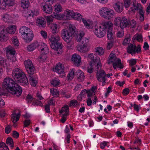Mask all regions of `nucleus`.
<instances>
[{
	"instance_id": "bb28decb",
	"label": "nucleus",
	"mask_w": 150,
	"mask_h": 150,
	"mask_svg": "<svg viewBox=\"0 0 150 150\" xmlns=\"http://www.w3.org/2000/svg\"><path fill=\"white\" fill-rule=\"evenodd\" d=\"M142 9V8L141 4L136 2L133 3V7L131 8V11L133 12H135V11L138 10L139 11Z\"/></svg>"
},
{
	"instance_id": "bf43d9fd",
	"label": "nucleus",
	"mask_w": 150,
	"mask_h": 150,
	"mask_svg": "<svg viewBox=\"0 0 150 150\" xmlns=\"http://www.w3.org/2000/svg\"><path fill=\"white\" fill-rule=\"evenodd\" d=\"M92 89V91H87V93L88 98L90 97L92 98L93 97V96L94 95L93 91H94V87H93Z\"/></svg>"
},
{
	"instance_id": "72a5a7b5",
	"label": "nucleus",
	"mask_w": 150,
	"mask_h": 150,
	"mask_svg": "<svg viewBox=\"0 0 150 150\" xmlns=\"http://www.w3.org/2000/svg\"><path fill=\"white\" fill-rule=\"evenodd\" d=\"M82 21L87 28L91 29L93 28V23L92 22L87 21L84 18L82 19Z\"/></svg>"
},
{
	"instance_id": "58836bf2",
	"label": "nucleus",
	"mask_w": 150,
	"mask_h": 150,
	"mask_svg": "<svg viewBox=\"0 0 150 150\" xmlns=\"http://www.w3.org/2000/svg\"><path fill=\"white\" fill-rule=\"evenodd\" d=\"M29 2L28 0H21V7L24 9L28 8L29 6Z\"/></svg>"
},
{
	"instance_id": "cd10ccee",
	"label": "nucleus",
	"mask_w": 150,
	"mask_h": 150,
	"mask_svg": "<svg viewBox=\"0 0 150 150\" xmlns=\"http://www.w3.org/2000/svg\"><path fill=\"white\" fill-rule=\"evenodd\" d=\"M44 19L42 17H39L36 20L37 25L39 27H44L45 26V22Z\"/></svg>"
},
{
	"instance_id": "1a4fd4ad",
	"label": "nucleus",
	"mask_w": 150,
	"mask_h": 150,
	"mask_svg": "<svg viewBox=\"0 0 150 150\" xmlns=\"http://www.w3.org/2000/svg\"><path fill=\"white\" fill-rule=\"evenodd\" d=\"M84 35L83 32L81 33L79 36V38H78V36L76 40L78 42H79L80 45L88 46L89 40L88 39L83 37Z\"/></svg>"
},
{
	"instance_id": "6e6552de",
	"label": "nucleus",
	"mask_w": 150,
	"mask_h": 150,
	"mask_svg": "<svg viewBox=\"0 0 150 150\" xmlns=\"http://www.w3.org/2000/svg\"><path fill=\"white\" fill-rule=\"evenodd\" d=\"M25 74L20 68H16L13 70L12 76L15 79H16L18 80L22 76H23Z\"/></svg>"
},
{
	"instance_id": "9d476101",
	"label": "nucleus",
	"mask_w": 150,
	"mask_h": 150,
	"mask_svg": "<svg viewBox=\"0 0 150 150\" xmlns=\"http://www.w3.org/2000/svg\"><path fill=\"white\" fill-rule=\"evenodd\" d=\"M50 45L51 48L56 51V53L59 54L62 53L63 46L60 43H51Z\"/></svg>"
},
{
	"instance_id": "774afa93",
	"label": "nucleus",
	"mask_w": 150,
	"mask_h": 150,
	"mask_svg": "<svg viewBox=\"0 0 150 150\" xmlns=\"http://www.w3.org/2000/svg\"><path fill=\"white\" fill-rule=\"evenodd\" d=\"M93 71V67L92 65V64H90L88 66L87 69V71L89 73H92Z\"/></svg>"
},
{
	"instance_id": "a878e982",
	"label": "nucleus",
	"mask_w": 150,
	"mask_h": 150,
	"mask_svg": "<svg viewBox=\"0 0 150 150\" xmlns=\"http://www.w3.org/2000/svg\"><path fill=\"white\" fill-rule=\"evenodd\" d=\"M77 77L78 81L81 82L84 80L85 76L84 73L81 70H79L76 72Z\"/></svg>"
},
{
	"instance_id": "473e14b6",
	"label": "nucleus",
	"mask_w": 150,
	"mask_h": 150,
	"mask_svg": "<svg viewBox=\"0 0 150 150\" xmlns=\"http://www.w3.org/2000/svg\"><path fill=\"white\" fill-rule=\"evenodd\" d=\"M82 16L79 13L77 12H73L72 15V17L74 18L75 20H77L79 21H82Z\"/></svg>"
},
{
	"instance_id": "a211bd4d",
	"label": "nucleus",
	"mask_w": 150,
	"mask_h": 150,
	"mask_svg": "<svg viewBox=\"0 0 150 150\" xmlns=\"http://www.w3.org/2000/svg\"><path fill=\"white\" fill-rule=\"evenodd\" d=\"M55 71L59 74H60L64 72V67L61 63L57 64L55 68Z\"/></svg>"
},
{
	"instance_id": "7ed1b4c3",
	"label": "nucleus",
	"mask_w": 150,
	"mask_h": 150,
	"mask_svg": "<svg viewBox=\"0 0 150 150\" xmlns=\"http://www.w3.org/2000/svg\"><path fill=\"white\" fill-rule=\"evenodd\" d=\"M128 22L129 20L125 17H116L114 21L115 25H117L119 24L120 28L122 29L124 28L129 27V24Z\"/></svg>"
},
{
	"instance_id": "412c9836",
	"label": "nucleus",
	"mask_w": 150,
	"mask_h": 150,
	"mask_svg": "<svg viewBox=\"0 0 150 150\" xmlns=\"http://www.w3.org/2000/svg\"><path fill=\"white\" fill-rule=\"evenodd\" d=\"M89 58L91 59V61L94 63H101L100 58L99 57L96 56L93 53H90L88 55Z\"/></svg>"
},
{
	"instance_id": "c03bdc74",
	"label": "nucleus",
	"mask_w": 150,
	"mask_h": 150,
	"mask_svg": "<svg viewBox=\"0 0 150 150\" xmlns=\"http://www.w3.org/2000/svg\"><path fill=\"white\" fill-rule=\"evenodd\" d=\"M2 18L4 21L9 22L11 19V17L9 14L6 13L3 15Z\"/></svg>"
},
{
	"instance_id": "09e8293b",
	"label": "nucleus",
	"mask_w": 150,
	"mask_h": 150,
	"mask_svg": "<svg viewBox=\"0 0 150 150\" xmlns=\"http://www.w3.org/2000/svg\"><path fill=\"white\" fill-rule=\"evenodd\" d=\"M55 11L57 13H59L62 11V7L60 4L56 5L54 7Z\"/></svg>"
},
{
	"instance_id": "a19ab883",
	"label": "nucleus",
	"mask_w": 150,
	"mask_h": 150,
	"mask_svg": "<svg viewBox=\"0 0 150 150\" xmlns=\"http://www.w3.org/2000/svg\"><path fill=\"white\" fill-rule=\"evenodd\" d=\"M95 50L96 54H98L100 56L103 55L104 52V50L103 49L100 47H96L95 48Z\"/></svg>"
},
{
	"instance_id": "e433bc0d",
	"label": "nucleus",
	"mask_w": 150,
	"mask_h": 150,
	"mask_svg": "<svg viewBox=\"0 0 150 150\" xmlns=\"http://www.w3.org/2000/svg\"><path fill=\"white\" fill-rule=\"evenodd\" d=\"M109 8L107 7H102L99 10L100 15L102 17L104 18L107 12L108 11Z\"/></svg>"
},
{
	"instance_id": "69168bd1",
	"label": "nucleus",
	"mask_w": 150,
	"mask_h": 150,
	"mask_svg": "<svg viewBox=\"0 0 150 150\" xmlns=\"http://www.w3.org/2000/svg\"><path fill=\"white\" fill-rule=\"evenodd\" d=\"M133 38L139 42H140L142 40V37L141 35H136Z\"/></svg>"
},
{
	"instance_id": "c9c22d12",
	"label": "nucleus",
	"mask_w": 150,
	"mask_h": 150,
	"mask_svg": "<svg viewBox=\"0 0 150 150\" xmlns=\"http://www.w3.org/2000/svg\"><path fill=\"white\" fill-rule=\"evenodd\" d=\"M31 34L30 35H29V34L25 35V38H22L24 40L25 42H30L33 39V34L32 31H31L30 32Z\"/></svg>"
},
{
	"instance_id": "9b49d317",
	"label": "nucleus",
	"mask_w": 150,
	"mask_h": 150,
	"mask_svg": "<svg viewBox=\"0 0 150 150\" xmlns=\"http://www.w3.org/2000/svg\"><path fill=\"white\" fill-rule=\"evenodd\" d=\"M93 32L97 37L100 38L105 35L106 30H104L102 27L100 26L99 28H95L93 30Z\"/></svg>"
},
{
	"instance_id": "f03ea898",
	"label": "nucleus",
	"mask_w": 150,
	"mask_h": 150,
	"mask_svg": "<svg viewBox=\"0 0 150 150\" xmlns=\"http://www.w3.org/2000/svg\"><path fill=\"white\" fill-rule=\"evenodd\" d=\"M109 60L108 61V63L110 64L112 63L113 67L114 69H115L117 67L120 68H123L120 59L116 58L114 53H111L109 55Z\"/></svg>"
},
{
	"instance_id": "7c9ffc66",
	"label": "nucleus",
	"mask_w": 150,
	"mask_h": 150,
	"mask_svg": "<svg viewBox=\"0 0 150 150\" xmlns=\"http://www.w3.org/2000/svg\"><path fill=\"white\" fill-rule=\"evenodd\" d=\"M104 17L105 18L109 20L113 17L114 14V11L111 9L109 8L108 11Z\"/></svg>"
},
{
	"instance_id": "6ab92c4d",
	"label": "nucleus",
	"mask_w": 150,
	"mask_h": 150,
	"mask_svg": "<svg viewBox=\"0 0 150 150\" xmlns=\"http://www.w3.org/2000/svg\"><path fill=\"white\" fill-rule=\"evenodd\" d=\"M29 81L30 85L33 86H36L38 83V79L37 76L35 75H29Z\"/></svg>"
},
{
	"instance_id": "603ef678",
	"label": "nucleus",
	"mask_w": 150,
	"mask_h": 150,
	"mask_svg": "<svg viewBox=\"0 0 150 150\" xmlns=\"http://www.w3.org/2000/svg\"><path fill=\"white\" fill-rule=\"evenodd\" d=\"M112 31L108 30L107 38L109 40L113 41L114 35Z\"/></svg>"
},
{
	"instance_id": "338daca9",
	"label": "nucleus",
	"mask_w": 150,
	"mask_h": 150,
	"mask_svg": "<svg viewBox=\"0 0 150 150\" xmlns=\"http://www.w3.org/2000/svg\"><path fill=\"white\" fill-rule=\"evenodd\" d=\"M101 67V63H98L97 64L95 67V69L96 71H97V73L99 71H100V68Z\"/></svg>"
},
{
	"instance_id": "2eb2a0df",
	"label": "nucleus",
	"mask_w": 150,
	"mask_h": 150,
	"mask_svg": "<svg viewBox=\"0 0 150 150\" xmlns=\"http://www.w3.org/2000/svg\"><path fill=\"white\" fill-rule=\"evenodd\" d=\"M7 33L6 28L4 25L0 26V41L5 40L6 38Z\"/></svg>"
},
{
	"instance_id": "393cba45",
	"label": "nucleus",
	"mask_w": 150,
	"mask_h": 150,
	"mask_svg": "<svg viewBox=\"0 0 150 150\" xmlns=\"http://www.w3.org/2000/svg\"><path fill=\"white\" fill-rule=\"evenodd\" d=\"M51 32L52 33L55 34L57 33L59 31V25L58 24L52 23L50 25Z\"/></svg>"
},
{
	"instance_id": "ea45409f",
	"label": "nucleus",
	"mask_w": 150,
	"mask_h": 150,
	"mask_svg": "<svg viewBox=\"0 0 150 150\" xmlns=\"http://www.w3.org/2000/svg\"><path fill=\"white\" fill-rule=\"evenodd\" d=\"M60 37L58 36L57 35L54 36V35H52L50 38V40L51 42V43H57L60 40Z\"/></svg>"
},
{
	"instance_id": "c85d7f7f",
	"label": "nucleus",
	"mask_w": 150,
	"mask_h": 150,
	"mask_svg": "<svg viewBox=\"0 0 150 150\" xmlns=\"http://www.w3.org/2000/svg\"><path fill=\"white\" fill-rule=\"evenodd\" d=\"M39 12L38 11L29 10L27 11L25 13V16L27 17H33L38 15Z\"/></svg>"
},
{
	"instance_id": "4c0bfd02",
	"label": "nucleus",
	"mask_w": 150,
	"mask_h": 150,
	"mask_svg": "<svg viewBox=\"0 0 150 150\" xmlns=\"http://www.w3.org/2000/svg\"><path fill=\"white\" fill-rule=\"evenodd\" d=\"M20 115L19 113L16 114L13 113L12 114V116L11 117V120L13 123H15L18 120Z\"/></svg>"
},
{
	"instance_id": "0e129e2a",
	"label": "nucleus",
	"mask_w": 150,
	"mask_h": 150,
	"mask_svg": "<svg viewBox=\"0 0 150 150\" xmlns=\"http://www.w3.org/2000/svg\"><path fill=\"white\" fill-rule=\"evenodd\" d=\"M124 3L125 6L126 8H128L131 4V0H124Z\"/></svg>"
},
{
	"instance_id": "864d4df0",
	"label": "nucleus",
	"mask_w": 150,
	"mask_h": 150,
	"mask_svg": "<svg viewBox=\"0 0 150 150\" xmlns=\"http://www.w3.org/2000/svg\"><path fill=\"white\" fill-rule=\"evenodd\" d=\"M129 26L133 28H135L136 27L137 25V22L134 19L130 21L129 20Z\"/></svg>"
},
{
	"instance_id": "c756f323",
	"label": "nucleus",
	"mask_w": 150,
	"mask_h": 150,
	"mask_svg": "<svg viewBox=\"0 0 150 150\" xmlns=\"http://www.w3.org/2000/svg\"><path fill=\"white\" fill-rule=\"evenodd\" d=\"M78 50L81 52H86L89 50V48L88 46L80 45L77 47Z\"/></svg>"
},
{
	"instance_id": "79ce46f5",
	"label": "nucleus",
	"mask_w": 150,
	"mask_h": 150,
	"mask_svg": "<svg viewBox=\"0 0 150 150\" xmlns=\"http://www.w3.org/2000/svg\"><path fill=\"white\" fill-rule=\"evenodd\" d=\"M51 84L54 86H59L60 84L59 79L57 78L53 79L51 81Z\"/></svg>"
},
{
	"instance_id": "49530a36",
	"label": "nucleus",
	"mask_w": 150,
	"mask_h": 150,
	"mask_svg": "<svg viewBox=\"0 0 150 150\" xmlns=\"http://www.w3.org/2000/svg\"><path fill=\"white\" fill-rule=\"evenodd\" d=\"M24 64L25 68H28L30 66H33L32 61L29 59H27L24 61Z\"/></svg>"
},
{
	"instance_id": "2f4dec72",
	"label": "nucleus",
	"mask_w": 150,
	"mask_h": 150,
	"mask_svg": "<svg viewBox=\"0 0 150 150\" xmlns=\"http://www.w3.org/2000/svg\"><path fill=\"white\" fill-rule=\"evenodd\" d=\"M7 33L10 34H14L16 31V26L15 25H11L6 28Z\"/></svg>"
},
{
	"instance_id": "a18cd8bd",
	"label": "nucleus",
	"mask_w": 150,
	"mask_h": 150,
	"mask_svg": "<svg viewBox=\"0 0 150 150\" xmlns=\"http://www.w3.org/2000/svg\"><path fill=\"white\" fill-rule=\"evenodd\" d=\"M75 71L74 69H72L71 71L69 72L67 76L68 79L69 80H71L73 78Z\"/></svg>"
},
{
	"instance_id": "39448f33",
	"label": "nucleus",
	"mask_w": 150,
	"mask_h": 150,
	"mask_svg": "<svg viewBox=\"0 0 150 150\" xmlns=\"http://www.w3.org/2000/svg\"><path fill=\"white\" fill-rule=\"evenodd\" d=\"M10 90L11 93L18 97L21 96L22 93L21 88L16 83V81L13 85H12Z\"/></svg>"
},
{
	"instance_id": "3c124183",
	"label": "nucleus",
	"mask_w": 150,
	"mask_h": 150,
	"mask_svg": "<svg viewBox=\"0 0 150 150\" xmlns=\"http://www.w3.org/2000/svg\"><path fill=\"white\" fill-rule=\"evenodd\" d=\"M50 92L52 95L54 97H57L58 95V92L56 89L54 88L50 89Z\"/></svg>"
},
{
	"instance_id": "4d7b16f0",
	"label": "nucleus",
	"mask_w": 150,
	"mask_h": 150,
	"mask_svg": "<svg viewBox=\"0 0 150 150\" xmlns=\"http://www.w3.org/2000/svg\"><path fill=\"white\" fill-rule=\"evenodd\" d=\"M7 91H9V90H8L4 88H0V96L5 95Z\"/></svg>"
},
{
	"instance_id": "f8f14e48",
	"label": "nucleus",
	"mask_w": 150,
	"mask_h": 150,
	"mask_svg": "<svg viewBox=\"0 0 150 150\" xmlns=\"http://www.w3.org/2000/svg\"><path fill=\"white\" fill-rule=\"evenodd\" d=\"M107 74L103 70H101L97 74V78L98 81L100 82H103L102 85H103L105 83L106 78Z\"/></svg>"
},
{
	"instance_id": "680f3d73",
	"label": "nucleus",
	"mask_w": 150,
	"mask_h": 150,
	"mask_svg": "<svg viewBox=\"0 0 150 150\" xmlns=\"http://www.w3.org/2000/svg\"><path fill=\"white\" fill-rule=\"evenodd\" d=\"M8 4L7 3V1H3V2H0V9H4L6 6Z\"/></svg>"
},
{
	"instance_id": "5fc2aeb1",
	"label": "nucleus",
	"mask_w": 150,
	"mask_h": 150,
	"mask_svg": "<svg viewBox=\"0 0 150 150\" xmlns=\"http://www.w3.org/2000/svg\"><path fill=\"white\" fill-rule=\"evenodd\" d=\"M6 143L9 144L10 146L13 147V139L10 137H8L6 139Z\"/></svg>"
},
{
	"instance_id": "37998d69",
	"label": "nucleus",
	"mask_w": 150,
	"mask_h": 150,
	"mask_svg": "<svg viewBox=\"0 0 150 150\" xmlns=\"http://www.w3.org/2000/svg\"><path fill=\"white\" fill-rule=\"evenodd\" d=\"M43 54L41 55L38 58V60L40 62H43L47 60L46 54Z\"/></svg>"
},
{
	"instance_id": "052dcab7",
	"label": "nucleus",
	"mask_w": 150,
	"mask_h": 150,
	"mask_svg": "<svg viewBox=\"0 0 150 150\" xmlns=\"http://www.w3.org/2000/svg\"><path fill=\"white\" fill-rule=\"evenodd\" d=\"M33 105L34 106H42V103L41 101L38 100H34L33 102Z\"/></svg>"
},
{
	"instance_id": "0eeeda50",
	"label": "nucleus",
	"mask_w": 150,
	"mask_h": 150,
	"mask_svg": "<svg viewBox=\"0 0 150 150\" xmlns=\"http://www.w3.org/2000/svg\"><path fill=\"white\" fill-rule=\"evenodd\" d=\"M15 81L12 78L8 77L5 78L3 83L4 88L8 90H9L12 86V85L15 83Z\"/></svg>"
},
{
	"instance_id": "423d86ee",
	"label": "nucleus",
	"mask_w": 150,
	"mask_h": 150,
	"mask_svg": "<svg viewBox=\"0 0 150 150\" xmlns=\"http://www.w3.org/2000/svg\"><path fill=\"white\" fill-rule=\"evenodd\" d=\"M141 48L140 45H138L137 47L132 44H130L127 47V52L130 54L132 55L136 54V53H139L140 52Z\"/></svg>"
},
{
	"instance_id": "6e6d98bb",
	"label": "nucleus",
	"mask_w": 150,
	"mask_h": 150,
	"mask_svg": "<svg viewBox=\"0 0 150 150\" xmlns=\"http://www.w3.org/2000/svg\"><path fill=\"white\" fill-rule=\"evenodd\" d=\"M144 11L142 9L139 11V14L140 18L141 21H143L144 19Z\"/></svg>"
},
{
	"instance_id": "f257e3e1",
	"label": "nucleus",
	"mask_w": 150,
	"mask_h": 150,
	"mask_svg": "<svg viewBox=\"0 0 150 150\" xmlns=\"http://www.w3.org/2000/svg\"><path fill=\"white\" fill-rule=\"evenodd\" d=\"M75 32L74 27L72 25L69 26V29H64L61 32L62 38L67 42L70 43L73 38V35Z\"/></svg>"
},
{
	"instance_id": "ddd939ff",
	"label": "nucleus",
	"mask_w": 150,
	"mask_h": 150,
	"mask_svg": "<svg viewBox=\"0 0 150 150\" xmlns=\"http://www.w3.org/2000/svg\"><path fill=\"white\" fill-rule=\"evenodd\" d=\"M113 24L110 21H103L101 23V26L103 29L105 30H112V29Z\"/></svg>"
},
{
	"instance_id": "5701e85b",
	"label": "nucleus",
	"mask_w": 150,
	"mask_h": 150,
	"mask_svg": "<svg viewBox=\"0 0 150 150\" xmlns=\"http://www.w3.org/2000/svg\"><path fill=\"white\" fill-rule=\"evenodd\" d=\"M39 43L40 46L38 47H40V49L42 53L47 54L48 52V47L46 44L43 43Z\"/></svg>"
},
{
	"instance_id": "e2e57ef3",
	"label": "nucleus",
	"mask_w": 150,
	"mask_h": 150,
	"mask_svg": "<svg viewBox=\"0 0 150 150\" xmlns=\"http://www.w3.org/2000/svg\"><path fill=\"white\" fill-rule=\"evenodd\" d=\"M68 115L67 113H64L62 114V117L61 120V121L62 123H64L65 122L67 119Z\"/></svg>"
},
{
	"instance_id": "4468645a",
	"label": "nucleus",
	"mask_w": 150,
	"mask_h": 150,
	"mask_svg": "<svg viewBox=\"0 0 150 150\" xmlns=\"http://www.w3.org/2000/svg\"><path fill=\"white\" fill-rule=\"evenodd\" d=\"M31 31L28 28L25 26H23L21 27L19 30V33L22 38H26L25 35L29 34L30 35Z\"/></svg>"
},
{
	"instance_id": "aec40b11",
	"label": "nucleus",
	"mask_w": 150,
	"mask_h": 150,
	"mask_svg": "<svg viewBox=\"0 0 150 150\" xmlns=\"http://www.w3.org/2000/svg\"><path fill=\"white\" fill-rule=\"evenodd\" d=\"M40 46L39 42L37 41H35L33 42L30 45L27 47V50L28 51L30 52L34 50L35 49Z\"/></svg>"
},
{
	"instance_id": "de8ad7c7",
	"label": "nucleus",
	"mask_w": 150,
	"mask_h": 150,
	"mask_svg": "<svg viewBox=\"0 0 150 150\" xmlns=\"http://www.w3.org/2000/svg\"><path fill=\"white\" fill-rule=\"evenodd\" d=\"M69 112V107L68 105H66L64 107H63L61 110L59 111V112L62 114L64 113H67Z\"/></svg>"
},
{
	"instance_id": "f704fd0d",
	"label": "nucleus",
	"mask_w": 150,
	"mask_h": 150,
	"mask_svg": "<svg viewBox=\"0 0 150 150\" xmlns=\"http://www.w3.org/2000/svg\"><path fill=\"white\" fill-rule=\"evenodd\" d=\"M25 69L28 76L32 75L34 74L35 69L34 66H30V67L26 68Z\"/></svg>"
},
{
	"instance_id": "20e7f679",
	"label": "nucleus",
	"mask_w": 150,
	"mask_h": 150,
	"mask_svg": "<svg viewBox=\"0 0 150 150\" xmlns=\"http://www.w3.org/2000/svg\"><path fill=\"white\" fill-rule=\"evenodd\" d=\"M6 52L7 58L9 61L15 62L16 61L15 50L11 46H9L6 48Z\"/></svg>"
},
{
	"instance_id": "b1692460",
	"label": "nucleus",
	"mask_w": 150,
	"mask_h": 150,
	"mask_svg": "<svg viewBox=\"0 0 150 150\" xmlns=\"http://www.w3.org/2000/svg\"><path fill=\"white\" fill-rule=\"evenodd\" d=\"M114 8L116 11L118 13H120L123 9V5L121 3L117 2L114 4Z\"/></svg>"
},
{
	"instance_id": "dca6fc26",
	"label": "nucleus",
	"mask_w": 150,
	"mask_h": 150,
	"mask_svg": "<svg viewBox=\"0 0 150 150\" xmlns=\"http://www.w3.org/2000/svg\"><path fill=\"white\" fill-rule=\"evenodd\" d=\"M72 60L75 65L79 66L80 65L81 58L79 55L77 54H73L72 56Z\"/></svg>"
},
{
	"instance_id": "13d9d810",
	"label": "nucleus",
	"mask_w": 150,
	"mask_h": 150,
	"mask_svg": "<svg viewBox=\"0 0 150 150\" xmlns=\"http://www.w3.org/2000/svg\"><path fill=\"white\" fill-rule=\"evenodd\" d=\"M131 38L130 37H127L125 38L122 42V45L125 46L127 45L130 43Z\"/></svg>"
},
{
	"instance_id": "4be33fe9",
	"label": "nucleus",
	"mask_w": 150,
	"mask_h": 150,
	"mask_svg": "<svg viewBox=\"0 0 150 150\" xmlns=\"http://www.w3.org/2000/svg\"><path fill=\"white\" fill-rule=\"evenodd\" d=\"M41 5L42 6H43V10L45 13L48 14H50L52 13V9L51 5L44 3H42Z\"/></svg>"
},
{
	"instance_id": "8fccbe9b",
	"label": "nucleus",
	"mask_w": 150,
	"mask_h": 150,
	"mask_svg": "<svg viewBox=\"0 0 150 150\" xmlns=\"http://www.w3.org/2000/svg\"><path fill=\"white\" fill-rule=\"evenodd\" d=\"M11 40L13 44L15 47H17L19 45V43L17 37L14 36L13 37L11 38Z\"/></svg>"
},
{
	"instance_id": "f3484780",
	"label": "nucleus",
	"mask_w": 150,
	"mask_h": 150,
	"mask_svg": "<svg viewBox=\"0 0 150 150\" xmlns=\"http://www.w3.org/2000/svg\"><path fill=\"white\" fill-rule=\"evenodd\" d=\"M18 83L23 86H27L28 84V82L27 77L25 74L17 80Z\"/></svg>"
}]
</instances>
